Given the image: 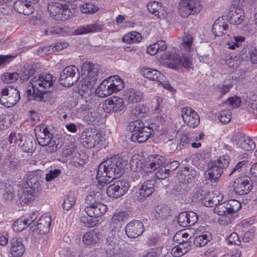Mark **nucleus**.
Listing matches in <instances>:
<instances>
[{
    "label": "nucleus",
    "instance_id": "f257e3e1",
    "mask_svg": "<svg viewBox=\"0 0 257 257\" xmlns=\"http://www.w3.org/2000/svg\"><path fill=\"white\" fill-rule=\"evenodd\" d=\"M127 163L126 160L114 156L101 163L98 167L96 179L101 186L120 177Z\"/></svg>",
    "mask_w": 257,
    "mask_h": 257
},
{
    "label": "nucleus",
    "instance_id": "f03ea898",
    "mask_svg": "<svg viewBox=\"0 0 257 257\" xmlns=\"http://www.w3.org/2000/svg\"><path fill=\"white\" fill-rule=\"evenodd\" d=\"M55 80L51 74L43 73L34 76L30 82L33 88V97L37 101H45L44 95L50 92Z\"/></svg>",
    "mask_w": 257,
    "mask_h": 257
},
{
    "label": "nucleus",
    "instance_id": "7ed1b4c3",
    "mask_svg": "<svg viewBox=\"0 0 257 257\" xmlns=\"http://www.w3.org/2000/svg\"><path fill=\"white\" fill-rule=\"evenodd\" d=\"M42 177L38 174L31 173L27 177L24 184V188L21 197L22 201L25 203L34 201L42 190Z\"/></svg>",
    "mask_w": 257,
    "mask_h": 257
},
{
    "label": "nucleus",
    "instance_id": "20e7f679",
    "mask_svg": "<svg viewBox=\"0 0 257 257\" xmlns=\"http://www.w3.org/2000/svg\"><path fill=\"white\" fill-rule=\"evenodd\" d=\"M47 9L50 16L57 21H65L72 16V13L68 6L59 3H50Z\"/></svg>",
    "mask_w": 257,
    "mask_h": 257
},
{
    "label": "nucleus",
    "instance_id": "39448f33",
    "mask_svg": "<svg viewBox=\"0 0 257 257\" xmlns=\"http://www.w3.org/2000/svg\"><path fill=\"white\" fill-rule=\"evenodd\" d=\"M20 98L19 91L13 86H7L2 89L0 93V103L7 107L14 106Z\"/></svg>",
    "mask_w": 257,
    "mask_h": 257
},
{
    "label": "nucleus",
    "instance_id": "423d86ee",
    "mask_svg": "<svg viewBox=\"0 0 257 257\" xmlns=\"http://www.w3.org/2000/svg\"><path fill=\"white\" fill-rule=\"evenodd\" d=\"M165 57V63L170 68L176 69L182 66L187 69L193 68V64L190 59L186 56L181 58L176 53V50L166 53Z\"/></svg>",
    "mask_w": 257,
    "mask_h": 257
},
{
    "label": "nucleus",
    "instance_id": "0eeeda50",
    "mask_svg": "<svg viewBox=\"0 0 257 257\" xmlns=\"http://www.w3.org/2000/svg\"><path fill=\"white\" fill-rule=\"evenodd\" d=\"M83 146L86 148L94 147L103 141L101 133L96 129L87 128L81 134Z\"/></svg>",
    "mask_w": 257,
    "mask_h": 257
},
{
    "label": "nucleus",
    "instance_id": "6e6552de",
    "mask_svg": "<svg viewBox=\"0 0 257 257\" xmlns=\"http://www.w3.org/2000/svg\"><path fill=\"white\" fill-rule=\"evenodd\" d=\"M78 71L77 67L73 65L65 67L61 72L59 79V83L65 87H70L76 82L79 79Z\"/></svg>",
    "mask_w": 257,
    "mask_h": 257
},
{
    "label": "nucleus",
    "instance_id": "1a4fd4ad",
    "mask_svg": "<svg viewBox=\"0 0 257 257\" xmlns=\"http://www.w3.org/2000/svg\"><path fill=\"white\" fill-rule=\"evenodd\" d=\"M202 6L198 0H181L179 3V13L183 18L189 15H194L200 12Z\"/></svg>",
    "mask_w": 257,
    "mask_h": 257
},
{
    "label": "nucleus",
    "instance_id": "9d476101",
    "mask_svg": "<svg viewBox=\"0 0 257 257\" xmlns=\"http://www.w3.org/2000/svg\"><path fill=\"white\" fill-rule=\"evenodd\" d=\"M130 187L126 180H118L107 187L106 193L111 198H118L125 194Z\"/></svg>",
    "mask_w": 257,
    "mask_h": 257
},
{
    "label": "nucleus",
    "instance_id": "9b49d317",
    "mask_svg": "<svg viewBox=\"0 0 257 257\" xmlns=\"http://www.w3.org/2000/svg\"><path fill=\"white\" fill-rule=\"evenodd\" d=\"M38 2L39 0H18L13 4V7L18 13L28 16L34 13V5Z\"/></svg>",
    "mask_w": 257,
    "mask_h": 257
},
{
    "label": "nucleus",
    "instance_id": "f8f14e48",
    "mask_svg": "<svg viewBox=\"0 0 257 257\" xmlns=\"http://www.w3.org/2000/svg\"><path fill=\"white\" fill-rule=\"evenodd\" d=\"M233 141L238 148L244 151H250L255 147L254 142L250 138L241 132H237L234 135Z\"/></svg>",
    "mask_w": 257,
    "mask_h": 257
},
{
    "label": "nucleus",
    "instance_id": "ddd939ff",
    "mask_svg": "<svg viewBox=\"0 0 257 257\" xmlns=\"http://www.w3.org/2000/svg\"><path fill=\"white\" fill-rule=\"evenodd\" d=\"M233 186L235 192L239 195L248 193L252 189L250 179L245 176L236 179Z\"/></svg>",
    "mask_w": 257,
    "mask_h": 257
},
{
    "label": "nucleus",
    "instance_id": "4468645a",
    "mask_svg": "<svg viewBox=\"0 0 257 257\" xmlns=\"http://www.w3.org/2000/svg\"><path fill=\"white\" fill-rule=\"evenodd\" d=\"M228 21L230 24L241 28L245 23L243 10L240 8H232L228 13Z\"/></svg>",
    "mask_w": 257,
    "mask_h": 257
},
{
    "label": "nucleus",
    "instance_id": "2eb2a0df",
    "mask_svg": "<svg viewBox=\"0 0 257 257\" xmlns=\"http://www.w3.org/2000/svg\"><path fill=\"white\" fill-rule=\"evenodd\" d=\"M98 67L99 66L97 64L88 62L84 63L82 66L84 75L83 78L95 84L98 76Z\"/></svg>",
    "mask_w": 257,
    "mask_h": 257
},
{
    "label": "nucleus",
    "instance_id": "dca6fc26",
    "mask_svg": "<svg viewBox=\"0 0 257 257\" xmlns=\"http://www.w3.org/2000/svg\"><path fill=\"white\" fill-rule=\"evenodd\" d=\"M144 231L143 223L139 220H133L128 223L125 228V232L130 238H136Z\"/></svg>",
    "mask_w": 257,
    "mask_h": 257
},
{
    "label": "nucleus",
    "instance_id": "f3484780",
    "mask_svg": "<svg viewBox=\"0 0 257 257\" xmlns=\"http://www.w3.org/2000/svg\"><path fill=\"white\" fill-rule=\"evenodd\" d=\"M18 137L17 145L23 152L33 153L35 150L37 145L34 142V139L32 136H27L19 134Z\"/></svg>",
    "mask_w": 257,
    "mask_h": 257
},
{
    "label": "nucleus",
    "instance_id": "a211bd4d",
    "mask_svg": "<svg viewBox=\"0 0 257 257\" xmlns=\"http://www.w3.org/2000/svg\"><path fill=\"white\" fill-rule=\"evenodd\" d=\"M104 105V110L110 112H118L122 110L124 107L123 99L116 96H113L106 99L105 101Z\"/></svg>",
    "mask_w": 257,
    "mask_h": 257
},
{
    "label": "nucleus",
    "instance_id": "6ab92c4d",
    "mask_svg": "<svg viewBox=\"0 0 257 257\" xmlns=\"http://www.w3.org/2000/svg\"><path fill=\"white\" fill-rule=\"evenodd\" d=\"M166 161L165 157L160 155L150 156L144 166L145 169L147 172H152L164 165Z\"/></svg>",
    "mask_w": 257,
    "mask_h": 257
},
{
    "label": "nucleus",
    "instance_id": "aec40b11",
    "mask_svg": "<svg viewBox=\"0 0 257 257\" xmlns=\"http://www.w3.org/2000/svg\"><path fill=\"white\" fill-rule=\"evenodd\" d=\"M81 85H79V93L85 99L86 102L88 101L86 99L90 97V101H92L93 96H95L93 93L92 88L95 83L85 79L83 77L82 80L80 81ZM90 103H91L90 101ZM93 102H92V103Z\"/></svg>",
    "mask_w": 257,
    "mask_h": 257
},
{
    "label": "nucleus",
    "instance_id": "412c9836",
    "mask_svg": "<svg viewBox=\"0 0 257 257\" xmlns=\"http://www.w3.org/2000/svg\"><path fill=\"white\" fill-rule=\"evenodd\" d=\"M107 210L106 205L99 202L92 206H86L84 211L91 217L98 218L103 214Z\"/></svg>",
    "mask_w": 257,
    "mask_h": 257
},
{
    "label": "nucleus",
    "instance_id": "4be33fe9",
    "mask_svg": "<svg viewBox=\"0 0 257 257\" xmlns=\"http://www.w3.org/2000/svg\"><path fill=\"white\" fill-rule=\"evenodd\" d=\"M143 75L152 81H156L161 83L164 81V75L157 70L150 68L143 67L141 69Z\"/></svg>",
    "mask_w": 257,
    "mask_h": 257
},
{
    "label": "nucleus",
    "instance_id": "5701e85b",
    "mask_svg": "<svg viewBox=\"0 0 257 257\" xmlns=\"http://www.w3.org/2000/svg\"><path fill=\"white\" fill-rule=\"evenodd\" d=\"M11 252L14 257L21 256L24 252L25 248L20 238L14 237L10 240Z\"/></svg>",
    "mask_w": 257,
    "mask_h": 257
},
{
    "label": "nucleus",
    "instance_id": "b1692460",
    "mask_svg": "<svg viewBox=\"0 0 257 257\" xmlns=\"http://www.w3.org/2000/svg\"><path fill=\"white\" fill-rule=\"evenodd\" d=\"M155 184V181L153 180H147L142 184L139 189V194L141 196V200H143L149 197L154 192Z\"/></svg>",
    "mask_w": 257,
    "mask_h": 257
},
{
    "label": "nucleus",
    "instance_id": "393cba45",
    "mask_svg": "<svg viewBox=\"0 0 257 257\" xmlns=\"http://www.w3.org/2000/svg\"><path fill=\"white\" fill-rule=\"evenodd\" d=\"M154 131L150 127H147L142 131L135 133L131 135V140L134 142H138L139 143H144L148 139L150 135H151Z\"/></svg>",
    "mask_w": 257,
    "mask_h": 257
},
{
    "label": "nucleus",
    "instance_id": "a878e982",
    "mask_svg": "<svg viewBox=\"0 0 257 257\" xmlns=\"http://www.w3.org/2000/svg\"><path fill=\"white\" fill-rule=\"evenodd\" d=\"M124 96L129 103H138L143 98V93L138 90L130 88L124 92Z\"/></svg>",
    "mask_w": 257,
    "mask_h": 257
},
{
    "label": "nucleus",
    "instance_id": "bb28decb",
    "mask_svg": "<svg viewBox=\"0 0 257 257\" xmlns=\"http://www.w3.org/2000/svg\"><path fill=\"white\" fill-rule=\"evenodd\" d=\"M109 82H110V80L105 79L98 86L96 93L99 97H105L114 93V90L112 89V86L109 85Z\"/></svg>",
    "mask_w": 257,
    "mask_h": 257
},
{
    "label": "nucleus",
    "instance_id": "cd10ccee",
    "mask_svg": "<svg viewBox=\"0 0 257 257\" xmlns=\"http://www.w3.org/2000/svg\"><path fill=\"white\" fill-rule=\"evenodd\" d=\"M4 166L7 174L11 175L16 174L20 166V161L18 158L11 157L5 162Z\"/></svg>",
    "mask_w": 257,
    "mask_h": 257
},
{
    "label": "nucleus",
    "instance_id": "c85d7f7f",
    "mask_svg": "<svg viewBox=\"0 0 257 257\" xmlns=\"http://www.w3.org/2000/svg\"><path fill=\"white\" fill-rule=\"evenodd\" d=\"M196 176L195 171L188 167H185L179 176L180 180L185 184L189 183Z\"/></svg>",
    "mask_w": 257,
    "mask_h": 257
},
{
    "label": "nucleus",
    "instance_id": "c756f323",
    "mask_svg": "<svg viewBox=\"0 0 257 257\" xmlns=\"http://www.w3.org/2000/svg\"><path fill=\"white\" fill-rule=\"evenodd\" d=\"M51 223V218L50 216H42L38 220L36 226L37 229L39 230L41 233L45 234L49 231Z\"/></svg>",
    "mask_w": 257,
    "mask_h": 257
},
{
    "label": "nucleus",
    "instance_id": "7c9ffc66",
    "mask_svg": "<svg viewBox=\"0 0 257 257\" xmlns=\"http://www.w3.org/2000/svg\"><path fill=\"white\" fill-rule=\"evenodd\" d=\"M36 219V217L30 219L19 218L13 224V230L16 232L21 231L29 225H30Z\"/></svg>",
    "mask_w": 257,
    "mask_h": 257
},
{
    "label": "nucleus",
    "instance_id": "2f4dec72",
    "mask_svg": "<svg viewBox=\"0 0 257 257\" xmlns=\"http://www.w3.org/2000/svg\"><path fill=\"white\" fill-rule=\"evenodd\" d=\"M198 140L197 135L191 133H184L180 136V142L179 144V148L181 150L182 147H187L190 146V143L194 141Z\"/></svg>",
    "mask_w": 257,
    "mask_h": 257
},
{
    "label": "nucleus",
    "instance_id": "473e14b6",
    "mask_svg": "<svg viewBox=\"0 0 257 257\" xmlns=\"http://www.w3.org/2000/svg\"><path fill=\"white\" fill-rule=\"evenodd\" d=\"M153 213L156 219H165L170 215L171 210L166 206H158Z\"/></svg>",
    "mask_w": 257,
    "mask_h": 257
},
{
    "label": "nucleus",
    "instance_id": "72a5a7b5",
    "mask_svg": "<svg viewBox=\"0 0 257 257\" xmlns=\"http://www.w3.org/2000/svg\"><path fill=\"white\" fill-rule=\"evenodd\" d=\"M36 72L35 68L31 65H25L22 68L19 73V78L23 81H27L28 79L33 76Z\"/></svg>",
    "mask_w": 257,
    "mask_h": 257
},
{
    "label": "nucleus",
    "instance_id": "f704fd0d",
    "mask_svg": "<svg viewBox=\"0 0 257 257\" xmlns=\"http://www.w3.org/2000/svg\"><path fill=\"white\" fill-rule=\"evenodd\" d=\"M102 26L97 24H91L79 28L75 31L76 34L81 35L102 30Z\"/></svg>",
    "mask_w": 257,
    "mask_h": 257
},
{
    "label": "nucleus",
    "instance_id": "c9c22d12",
    "mask_svg": "<svg viewBox=\"0 0 257 257\" xmlns=\"http://www.w3.org/2000/svg\"><path fill=\"white\" fill-rule=\"evenodd\" d=\"M222 173L223 171L221 169L214 164L208 170V179L212 182H216Z\"/></svg>",
    "mask_w": 257,
    "mask_h": 257
},
{
    "label": "nucleus",
    "instance_id": "e433bc0d",
    "mask_svg": "<svg viewBox=\"0 0 257 257\" xmlns=\"http://www.w3.org/2000/svg\"><path fill=\"white\" fill-rule=\"evenodd\" d=\"M82 241L85 244L91 245L97 243L99 241V238L96 232L90 231L83 235Z\"/></svg>",
    "mask_w": 257,
    "mask_h": 257
},
{
    "label": "nucleus",
    "instance_id": "4c0bfd02",
    "mask_svg": "<svg viewBox=\"0 0 257 257\" xmlns=\"http://www.w3.org/2000/svg\"><path fill=\"white\" fill-rule=\"evenodd\" d=\"M107 80L110 81L109 85H111L112 89L114 90V93H116L124 87V84L122 79L119 78L117 75H114L108 78Z\"/></svg>",
    "mask_w": 257,
    "mask_h": 257
},
{
    "label": "nucleus",
    "instance_id": "58836bf2",
    "mask_svg": "<svg viewBox=\"0 0 257 257\" xmlns=\"http://www.w3.org/2000/svg\"><path fill=\"white\" fill-rule=\"evenodd\" d=\"M142 36L140 33L133 31L124 35L122 41L124 42L131 44L141 42Z\"/></svg>",
    "mask_w": 257,
    "mask_h": 257
},
{
    "label": "nucleus",
    "instance_id": "ea45409f",
    "mask_svg": "<svg viewBox=\"0 0 257 257\" xmlns=\"http://www.w3.org/2000/svg\"><path fill=\"white\" fill-rule=\"evenodd\" d=\"M62 146V142L59 140L53 138L52 136L46 145L47 148L46 150L47 152L51 153L56 152L57 150L60 149Z\"/></svg>",
    "mask_w": 257,
    "mask_h": 257
},
{
    "label": "nucleus",
    "instance_id": "a19ab883",
    "mask_svg": "<svg viewBox=\"0 0 257 257\" xmlns=\"http://www.w3.org/2000/svg\"><path fill=\"white\" fill-rule=\"evenodd\" d=\"M245 38L241 36H233L230 38V41L227 43L228 48L230 49L234 50L242 46L244 42Z\"/></svg>",
    "mask_w": 257,
    "mask_h": 257
},
{
    "label": "nucleus",
    "instance_id": "79ce46f5",
    "mask_svg": "<svg viewBox=\"0 0 257 257\" xmlns=\"http://www.w3.org/2000/svg\"><path fill=\"white\" fill-rule=\"evenodd\" d=\"M68 46V44L66 42H57L55 45L52 48L50 46L48 47L43 48L42 51H43L45 54L49 55L52 53L58 52L64 48H67Z\"/></svg>",
    "mask_w": 257,
    "mask_h": 257
},
{
    "label": "nucleus",
    "instance_id": "37998d69",
    "mask_svg": "<svg viewBox=\"0 0 257 257\" xmlns=\"http://www.w3.org/2000/svg\"><path fill=\"white\" fill-rule=\"evenodd\" d=\"M183 121L188 126L194 128L199 124L200 117L196 112H193L191 115L185 116Z\"/></svg>",
    "mask_w": 257,
    "mask_h": 257
},
{
    "label": "nucleus",
    "instance_id": "c03bdc74",
    "mask_svg": "<svg viewBox=\"0 0 257 257\" xmlns=\"http://www.w3.org/2000/svg\"><path fill=\"white\" fill-rule=\"evenodd\" d=\"M227 214H231L238 211L241 207V203L235 199H230L226 201Z\"/></svg>",
    "mask_w": 257,
    "mask_h": 257
},
{
    "label": "nucleus",
    "instance_id": "a18cd8bd",
    "mask_svg": "<svg viewBox=\"0 0 257 257\" xmlns=\"http://www.w3.org/2000/svg\"><path fill=\"white\" fill-rule=\"evenodd\" d=\"M147 127L145 126L144 123L140 120L131 122L127 126V130L133 134L142 131Z\"/></svg>",
    "mask_w": 257,
    "mask_h": 257
},
{
    "label": "nucleus",
    "instance_id": "49530a36",
    "mask_svg": "<svg viewBox=\"0 0 257 257\" xmlns=\"http://www.w3.org/2000/svg\"><path fill=\"white\" fill-rule=\"evenodd\" d=\"M195 230L193 228H188L185 230V232L179 231L175 234V238L178 240V238H182L184 241H189L194 235Z\"/></svg>",
    "mask_w": 257,
    "mask_h": 257
},
{
    "label": "nucleus",
    "instance_id": "de8ad7c7",
    "mask_svg": "<svg viewBox=\"0 0 257 257\" xmlns=\"http://www.w3.org/2000/svg\"><path fill=\"white\" fill-rule=\"evenodd\" d=\"M193 36L190 34H185L183 38L182 46L185 51L191 52L193 48Z\"/></svg>",
    "mask_w": 257,
    "mask_h": 257
},
{
    "label": "nucleus",
    "instance_id": "09e8293b",
    "mask_svg": "<svg viewBox=\"0 0 257 257\" xmlns=\"http://www.w3.org/2000/svg\"><path fill=\"white\" fill-rule=\"evenodd\" d=\"M211 239V235L208 233L198 235L194 239V243L196 246L205 245Z\"/></svg>",
    "mask_w": 257,
    "mask_h": 257
},
{
    "label": "nucleus",
    "instance_id": "8fccbe9b",
    "mask_svg": "<svg viewBox=\"0 0 257 257\" xmlns=\"http://www.w3.org/2000/svg\"><path fill=\"white\" fill-rule=\"evenodd\" d=\"M219 22L220 20H217L212 27V32L215 36H221L224 33V31L228 28L227 25L224 24H221Z\"/></svg>",
    "mask_w": 257,
    "mask_h": 257
},
{
    "label": "nucleus",
    "instance_id": "3c124183",
    "mask_svg": "<svg viewBox=\"0 0 257 257\" xmlns=\"http://www.w3.org/2000/svg\"><path fill=\"white\" fill-rule=\"evenodd\" d=\"M128 214L125 211H120L114 213L112 217L111 222L113 225H120L124 218L128 216Z\"/></svg>",
    "mask_w": 257,
    "mask_h": 257
},
{
    "label": "nucleus",
    "instance_id": "603ef678",
    "mask_svg": "<svg viewBox=\"0 0 257 257\" xmlns=\"http://www.w3.org/2000/svg\"><path fill=\"white\" fill-rule=\"evenodd\" d=\"M87 160V158L84 154H81L80 153L75 152L73 154L71 162L75 166L77 165H82L86 163Z\"/></svg>",
    "mask_w": 257,
    "mask_h": 257
},
{
    "label": "nucleus",
    "instance_id": "864d4df0",
    "mask_svg": "<svg viewBox=\"0 0 257 257\" xmlns=\"http://www.w3.org/2000/svg\"><path fill=\"white\" fill-rule=\"evenodd\" d=\"M75 202V197L74 193L70 192L64 199L62 206L64 209L69 210Z\"/></svg>",
    "mask_w": 257,
    "mask_h": 257
},
{
    "label": "nucleus",
    "instance_id": "5fc2aeb1",
    "mask_svg": "<svg viewBox=\"0 0 257 257\" xmlns=\"http://www.w3.org/2000/svg\"><path fill=\"white\" fill-rule=\"evenodd\" d=\"M156 176L159 179H165L167 178L170 174V170L167 168L166 166H162L156 169Z\"/></svg>",
    "mask_w": 257,
    "mask_h": 257
},
{
    "label": "nucleus",
    "instance_id": "6e6d98bb",
    "mask_svg": "<svg viewBox=\"0 0 257 257\" xmlns=\"http://www.w3.org/2000/svg\"><path fill=\"white\" fill-rule=\"evenodd\" d=\"M81 12L83 14H92L98 10V8L91 3H85L80 7Z\"/></svg>",
    "mask_w": 257,
    "mask_h": 257
},
{
    "label": "nucleus",
    "instance_id": "4d7b16f0",
    "mask_svg": "<svg viewBox=\"0 0 257 257\" xmlns=\"http://www.w3.org/2000/svg\"><path fill=\"white\" fill-rule=\"evenodd\" d=\"M16 196L15 191L12 186H6L4 192L3 194V198L6 201H12Z\"/></svg>",
    "mask_w": 257,
    "mask_h": 257
},
{
    "label": "nucleus",
    "instance_id": "13d9d810",
    "mask_svg": "<svg viewBox=\"0 0 257 257\" xmlns=\"http://www.w3.org/2000/svg\"><path fill=\"white\" fill-rule=\"evenodd\" d=\"M100 194L99 193H94L91 192L86 196L85 200L87 204V206H92L98 202V198Z\"/></svg>",
    "mask_w": 257,
    "mask_h": 257
},
{
    "label": "nucleus",
    "instance_id": "bf43d9fd",
    "mask_svg": "<svg viewBox=\"0 0 257 257\" xmlns=\"http://www.w3.org/2000/svg\"><path fill=\"white\" fill-rule=\"evenodd\" d=\"M161 7V3L156 1L151 2L147 5L149 12L158 18H159V9Z\"/></svg>",
    "mask_w": 257,
    "mask_h": 257
},
{
    "label": "nucleus",
    "instance_id": "052dcab7",
    "mask_svg": "<svg viewBox=\"0 0 257 257\" xmlns=\"http://www.w3.org/2000/svg\"><path fill=\"white\" fill-rule=\"evenodd\" d=\"M229 161L228 156H222L217 159L215 164L223 171L224 169H226L229 166Z\"/></svg>",
    "mask_w": 257,
    "mask_h": 257
},
{
    "label": "nucleus",
    "instance_id": "680f3d73",
    "mask_svg": "<svg viewBox=\"0 0 257 257\" xmlns=\"http://www.w3.org/2000/svg\"><path fill=\"white\" fill-rule=\"evenodd\" d=\"M231 116V112L229 109H228L221 111L219 113L218 118L220 122L225 124L228 123L230 121Z\"/></svg>",
    "mask_w": 257,
    "mask_h": 257
},
{
    "label": "nucleus",
    "instance_id": "e2e57ef3",
    "mask_svg": "<svg viewBox=\"0 0 257 257\" xmlns=\"http://www.w3.org/2000/svg\"><path fill=\"white\" fill-rule=\"evenodd\" d=\"M215 213L219 215H224L227 214V209L226 201L219 203L214 208Z\"/></svg>",
    "mask_w": 257,
    "mask_h": 257
},
{
    "label": "nucleus",
    "instance_id": "0e129e2a",
    "mask_svg": "<svg viewBox=\"0 0 257 257\" xmlns=\"http://www.w3.org/2000/svg\"><path fill=\"white\" fill-rule=\"evenodd\" d=\"M19 78L18 73H5L2 76V80L6 83H11L16 81Z\"/></svg>",
    "mask_w": 257,
    "mask_h": 257
},
{
    "label": "nucleus",
    "instance_id": "69168bd1",
    "mask_svg": "<svg viewBox=\"0 0 257 257\" xmlns=\"http://www.w3.org/2000/svg\"><path fill=\"white\" fill-rule=\"evenodd\" d=\"M43 136L37 137V139L40 146L46 147L48 141H50V138H52L53 135L50 133L49 131L48 133H43Z\"/></svg>",
    "mask_w": 257,
    "mask_h": 257
},
{
    "label": "nucleus",
    "instance_id": "338daca9",
    "mask_svg": "<svg viewBox=\"0 0 257 257\" xmlns=\"http://www.w3.org/2000/svg\"><path fill=\"white\" fill-rule=\"evenodd\" d=\"M89 216H82L80 218V222L82 223L84 225L87 227H92L98 224V221L94 220L92 218H90Z\"/></svg>",
    "mask_w": 257,
    "mask_h": 257
},
{
    "label": "nucleus",
    "instance_id": "774afa93",
    "mask_svg": "<svg viewBox=\"0 0 257 257\" xmlns=\"http://www.w3.org/2000/svg\"><path fill=\"white\" fill-rule=\"evenodd\" d=\"M240 103L241 100L240 98L237 96H234L228 98L224 103L231 106L232 108H235L240 106Z\"/></svg>",
    "mask_w": 257,
    "mask_h": 257
}]
</instances>
